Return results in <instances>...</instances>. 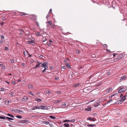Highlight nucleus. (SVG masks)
Returning <instances> with one entry per match:
<instances>
[{"instance_id": "338daca9", "label": "nucleus", "mask_w": 127, "mask_h": 127, "mask_svg": "<svg viewBox=\"0 0 127 127\" xmlns=\"http://www.w3.org/2000/svg\"><path fill=\"white\" fill-rule=\"evenodd\" d=\"M31 62L32 63H33L34 62V61L33 60H32L31 61Z\"/></svg>"}, {"instance_id": "6e6552de", "label": "nucleus", "mask_w": 127, "mask_h": 127, "mask_svg": "<svg viewBox=\"0 0 127 127\" xmlns=\"http://www.w3.org/2000/svg\"><path fill=\"white\" fill-rule=\"evenodd\" d=\"M28 99V98L26 96H25L22 98V100L26 102L27 101V99Z\"/></svg>"}, {"instance_id": "423d86ee", "label": "nucleus", "mask_w": 127, "mask_h": 127, "mask_svg": "<svg viewBox=\"0 0 127 127\" xmlns=\"http://www.w3.org/2000/svg\"><path fill=\"white\" fill-rule=\"evenodd\" d=\"M40 109H44V110H47L48 108L45 106H43L42 105L40 106Z\"/></svg>"}, {"instance_id": "680f3d73", "label": "nucleus", "mask_w": 127, "mask_h": 127, "mask_svg": "<svg viewBox=\"0 0 127 127\" xmlns=\"http://www.w3.org/2000/svg\"><path fill=\"white\" fill-rule=\"evenodd\" d=\"M4 24V23L3 22H2L1 23L0 25H3Z\"/></svg>"}, {"instance_id": "603ef678", "label": "nucleus", "mask_w": 127, "mask_h": 127, "mask_svg": "<svg viewBox=\"0 0 127 127\" xmlns=\"http://www.w3.org/2000/svg\"><path fill=\"white\" fill-rule=\"evenodd\" d=\"M2 69H5V67L4 66H3L2 67Z\"/></svg>"}, {"instance_id": "e2e57ef3", "label": "nucleus", "mask_w": 127, "mask_h": 127, "mask_svg": "<svg viewBox=\"0 0 127 127\" xmlns=\"http://www.w3.org/2000/svg\"><path fill=\"white\" fill-rule=\"evenodd\" d=\"M115 54H116V53H113V57H114L115 56H116Z\"/></svg>"}, {"instance_id": "052dcab7", "label": "nucleus", "mask_w": 127, "mask_h": 127, "mask_svg": "<svg viewBox=\"0 0 127 127\" xmlns=\"http://www.w3.org/2000/svg\"><path fill=\"white\" fill-rule=\"evenodd\" d=\"M100 103V102L99 101H97V104H99V103Z\"/></svg>"}, {"instance_id": "dca6fc26", "label": "nucleus", "mask_w": 127, "mask_h": 127, "mask_svg": "<svg viewBox=\"0 0 127 127\" xmlns=\"http://www.w3.org/2000/svg\"><path fill=\"white\" fill-rule=\"evenodd\" d=\"M62 105L64 107H66V106H67L68 105V104L66 105V103L65 102L63 103L62 104Z\"/></svg>"}, {"instance_id": "4468645a", "label": "nucleus", "mask_w": 127, "mask_h": 127, "mask_svg": "<svg viewBox=\"0 0 127 127\" xmlns=\"http://www.w3.org/2000/svg\"><path fill=\"white\" fill-rule=\"evenodd\" d=\"M28 15V14H26L25 13L23 12H20V15L21 16H22L23 15Z\"/></svg>"}, {"instance_id": "5fc2aeb1", "label": "nucleus", "mask_w": 127, "mask_h": 127, "mask_svg": "<svg viewBox=\"0 0 127 127\" xmlns=\"http://www.w3.org/2000/svg\"><path fill=\"white\" fill-rule=\"evenodd\" d=\"M43 57V56L42 55H40L39 56V57L40 58H42Z\"/></svg>"}, {"instance_id": "2f4dec72", "label": "nucleus", "mask_w": 127, "mask_h": 127, "mask_svg": "<svg viewBox=\"0 0 127 127\" xmlns=\"http://www.w3.org/2000/svg\"><path fill=\"white\" fill-rule=\"evenodd\" d=\"M0 37H1V39H4V36L3 35H0Z\"/></svg>"}, {"instance_id": "f3484780", "label": "nucleus", "mask_w": 127, "mask_h": 127, "mask_svg": "<svg viewBox=\"0 0 127 127\" xmlns=\"http://www.w3.org/2000/svg\"><path fill=\"white\" fill-rule=\"evenodd\" d=\"M27 120H21L20 121V123H25L26 122Z\"/></svg>"}, {"instance_id": "a18cd8bd", "label": "nucleus", "mask_w": 127, "mask_h": 127, "mask_svg": "<svg viewBox=\"0 0 127 127\" xmlns=\"http://www.w3.org/2000/svg\"><path fill=\"white\" fill-rule=\"evenodd\" d=\"M5 50L6 51H7L9 50L8 47H5Z\"/></svg>"}, {"instance_id": "0e129e2a", "label": "nucleus", "mask_w": 127, "mask_h": 127, "mask_svg": "<svg viewBox=\"0 0 127 127\" xmlns=\"http://www.w3.org/2000/svg\"><path fill=\"white\" fill-rule=\"evenodd\" d=\"M23 32H21V33H20L19 34L20 35H23Z\"/></svg>"}, {"instance_id": "79ce46f5", "label": "nucleus", "mask_w": 127, "mask_h": 127, "mask_svg": "<svg viewBox=\"0 0 127 127\" xmlns=\"http://www.w3.org/2000/svg\"><path fill=\"white\" fill-rule=\"evenodd\" d=\"M107 45L106 44H103V47L105 48H107Z\"/></svg>"}, {"instance_id": "c756f323", "label": "nucleus", "mask_w": 127, "mask_h": 127, "mask_svg": "<svg viewBox=\"0 0 127 127\" xmlns=\"http://www.w3.org/2000/svg\"><path fill=\"white\" fill-rule=\"evenodd\" d=\"M29 93L32 96H35L34 95V94H33L32 92H30Z\"/></svg>"}, {"instance_id": "a878e982", "label": "nucleus", "mask_w": 127, "mask_h": 127, "mask_svg": "<svg viewBox=\"0 0 127 127\" xmlns=\"http://www.w3.org/2000/svg\"><path fill=\"white\" fill-rule=\"evenodd\" d=\"M61 101V100H58L57 101H55L54 102V103H58L60 102Z\"/></svg>"}, {"instance_id": "5701e85b", "label": "nucleus", "mask_w": 127, "mask_h": 127, "mask_svg": "<svg viewBox=\"0 0 127 127\" xmlns=\"http://www.w3.org/2000/svg\"><path fill=\"white\" fill-rule=\"evenodd\" d=\"M64 126L65 127H69V125L68 124L65 123L64 124Z\"/></svg>"}, {"instance_id": "f03ea898", "label": "nucleus", "mask_w": 127, "mask_h": 127, "mask_svg": "<svg viewBox=\"0 0 127 127\" xmlns=\"http://www.w3.org/2000/svg\"><path fill=\"white\" fill-rule=\"evenodd\" d=\"M125 56V54H122L119 55L117 57V59L118 60H119L121 59L122 58L124 57Z\"/></svg>"}, {"instance_id": "3c124183", "label": "nucleus", "mask_w": 127, "mask_h": 127, "mask_svg": "<svg viewBox=\"0 0 127 127\" xmlns=\"http://www.w3.org/2000/svg\"><path fill=\"white\" fill-rule=\"evenodd\" d=\"M55 26L54 25H52L51 26V28H54L55 27Z\"/></svg>"}, {"instance_id": "1a4fd4ad", "label": "nucleus", "mask_w": 127, "mask_h": 127, "mask_svg": "<svg viewBox=\"0 0 127 127\" xmlns=\"http://www.w3.org/2000/svg\"><path fill=\"white\" fill-rule=\"evenodd\" d=\"M15 111L17 113H19L20 114H21L23 112L22 111L19 109L16 110Z\"/></svg>"}, {"instance_id": "4c0bfd02", "label": "nucleus", "mask_w": 127, "mask_h": 127, "mask_svg": "<svg viewBox=\"0 0 127 127\" xmlns=\"http://www.w3.org/2000/svg\"><path fill=\"white\" fill-rule=\"evenodd\" d=\"M0 119L4 120L5 119V118L4 117L0 116Z\"/></svg>"}, {"instance_id": "20e7f679", "label": "nucleus", "mask_w": 127, "mask_h": 127, "mask_svg": "<svg viewBox=\"0 0 127 127\" xmlns=\"http://www.w3.org/2000/svg\"><path fill=\"white\" fill-rule=\"evenodd\" d=\"M112 101V100L110 99L105 104L107 105V106H109L110 105H111V104H110V103H111Z\"/></svg>"}, {"instance_id": "bf43d9fd", "label": "nucleus", "mask_w": 127, "mask_h": 127, "mask_svg": "<svg viewBox=\"0 0 127 127\" xmlns=\"http://www.w3.org/2000/svg\"><path fill=\"white\" fill-rule=\"evenodd\" d=\"M7 104H8L10 103L9 101V100H7Z\"/></svg>"}, {"instance_id": "bb28decb", "label": "nucleus", "mask_w": 127, "mask_h": 127, "mask_svg": "<svg viewBox=\"0 0 127 127\" xmlns=\"http://www.w3.org/2000/svg\"><path fill=\"white\" fill-rule=\"evenodd\" d=\"M95 125H92L91 124L88 125L87 126L89 127H93L94 126H95Z\"/></svg>"}, {"instance_id": "ddd939ff", "label": "nucleus", "mask_w": 127, "mask_h": 127, "mask_svg": "<svg viewBox=\"0 0 127 127\" xmlns=\"http://www.w3.org/2000/svg\"><path fill=\"white\" fill-rule=\"evenodd\" d=\"M126 76H123L121 77V80H124L126 79Z\"/></svg>"}, {"instance_id": "774afa93", "label": "nucleus", "mask_w": 127, "mask_h": 127, "mask_svg": "<svg viewBox=\"0 0 127 127\" xmlns=\"http://www.w3.org/2000/svg\"><path fill=\"white\" fill-rule=\"evenodd\" d=\"M125 96L127 97V92L126 93Z\"/></svg>"}, {"instance_id": "c03bdc74", "label": "nucleus", "mask_w": 127, "mask_h": 127, "mask_svg": "<svg viewBox=\"0 0 127 127\" xmlns=\"http://www.w3.org/2000/svg\"><path fill=\"white\" fill-rule=\"evenodd\" d=\"M14 60H10L11 63H14Z\"/></svg>"}, {"instance_id": "09e8293b", "label": "nucleus", "mask_w": 127, "mask_h": 127, "mask_svg": "<svg viewBox=\"0 0 127 127\" xmlns=\"http://www.w3.org/2000/svg\"><path fill=\"white\" fill-rule=\"evenodd\" d=\"M69 121L70 122H74L75 121V120L74 119H73Z\"/></svg>"}, {"instance_id": "9b49d317", "label": "nucleus", "mask_w": 127, "mask_h": 127, "mask_svg": "<svg viewBox=\"0 0 127 127\" xmlns=\"http://www.w3.org/2000/svg\"><path fill=\"white\" fill-rule=\"evenodd\" d=\"M40 106H37V107L35 106L34 107H32V110H35V109H40Z\"/></svg>"}, {"instance_id": "f8f14e48", "label": "nucleus", "mask_w": 127, "mask_h": 127, "mask_svg": "<svg viewBox=\"0 0 127 127\" xmlns=\"http://www.w3.org/2000/svg\"><path fill=\"white\" fill-rule=\"evenodd\" d=\"M88 119L89 120H91L93 121H95V120L94 118H91L90 117H89L88 118Z\"/></svg>"}, {"instance_id": "6e6d98bb", "label": "nucleus", "mask_w": 127, "mask_h": 127, "mask_svg": "<svg viewBox=\"0 0 127 127\" xmlns=\"http://www.w3.org/2000/svg\"><path fill=\"white\" fill-rule=\"evenodd\" d=\"M12 84H15L16 83V82L15 81H13L12 82Z\"/></svg>"}, {"instance_id": "39448f33", "label": "nucleus", "mask_w": 127, "mask_h": 127, "mask_svg": "<svg viewBox=\"0 0 127 127\" xmlns=\"http://www.w3.org/2000/svg\"><path fill=\"white\" fill-rule=\"evenodd\" d=\"M126 97L125 96V95L122 96V98L121 99L120 101H121V102H123L126 99Z\"/></svg>"}, {"instance_id": "a19ab883", "label": "nucleus", "mask_w": 127, "mask_h": 127, "mask_svg": "<svg viewBox=\"0 0 127 127\" xmlns=\"http://www.w3.org/2000/svg\"><path fill=\"white\" fill-rule=\"evenodd\" d=\"M45 68H44V70H42V73H44L45 71V70H46V69H47L46 67H45Z\"/></svg>"}, {"instance_id": "4d7b16f0", "label": "nucleus", "mask_w": 127, "mask_h": 127, "mask_svg": "<svg viewBox=\"0 0 127 127\" xmlns=\"http://www.w3.org/2000/svg\"><path fill=\"white\" fill-rule=\"evenodd\" d=\"M123 96V94H121L120 95V98H121L122 97V96Z\"/></svg>"}, {"instance_id": "6ab92c4d", "label": "nucleus", "mask_w": 127, "mask_h": 127, "mask_svg": "<svg viewBox=\"0 0 127 127\" xmlns=\"http://www.w3.org/2000/svg\"><path fill=\"white\" fill-rule=\"evenodd\" d=\"M121 101H120V100H119L117 102L115 103H114L113 104H120L122 103Z\"/></svg>"}, {"instance_id": "473e14b6", "label": "nucleus", "mask_w": 127, "mask_h": 127, "mask_svg": "<svg viewBox=\"0 0 127 127\" xmlns=\"http://www.w3.org/2000/svg\"><path fill=\"white\" fill-rule=\"evenodd\" d=\"M45 92L47 94H48L49 93H51V92L50 91L47 90Z\"/></svg>"}, {"instance_id": "69168bd1", "label": "nucleus", "mask_w": 127, "mask_h": 127, "mask_svg": "<svg viewBox=\"0 0 127 127\" xmlns=\"http://www.w3.org/2000/svg\"><path fill=\"white\" fill-rule=\"evenodd\" d=\"M61 93L60 91L58 92H57V93L58 94H60Z\"/></svg>"}, {"instance_id": "393cba45", "label": "nucleus", "mask_w": 127, "mask_h": 127, "mask_svg": "<svg viewBox=\"0 0 127 127\" xmlns=\"http://www.w3.org/2000/svg\"><path fill=\"white\" fill-rule=\"evenodd\" d=\"M6 118L7 119L9 120H13V119L12 118H10L9 117H6Z\"/></svg>"}, {"instance_id": "b1692460", "label": "nucleus", "mask_w": 127, "mask_h": 127, "mask_svg": "<svg viewBox=\"0 0 127 127\" xmlns=\"http://www.w3.org/2000/svg\"><path fill=\"white\" fill-rule=\"evenodd\" d=\"M66 65L67 67H68V68H71V66L68 63H67L66 64Z\"/></svg>"}, {"instance_id": "a211bd4d", "label": "nucleus", "mask_w": 127, "mask_h": 127, "mask_svg": "<svg viewBox=\"0 0 127 127\" xmlns=\"http://www.w3.org/2000/svg\"><path fill=\"white\" fill-rule=\"evenodd\" d=\"M112 90V88H110L108 89L106 91V92H109L111 91Z\"/></svg>"}, {"instance_id": "c85d7f7f", "label": "nucleus", "mask_w": 127, "mask_h": 127, "mask_svg": "<svg viewBox=\"0 0 127 127\" xmlns=\"http://www.w3.org/2000/svg\"><path fill=\"white\" fill-rule=\"evenodd\" d=\"M47 23L48 24H49L50 25H51L52 24V22L51 21H48Z\"/></svg>"}, {"instance_id": "4be33fe9", "label": "nucleus", "mask_w": 127, "mask_h": 127, "mask_svg": "<svg viewBox=\"0 0 127 127\" xmlns=\"http://www.w3.org/2000/svg\"><path fill=\"white\" fill-rule=\"evenodd\" d=\"M49 117L53 119H56V118L55 117L52 116H49Z\"/></svg>"}, {"instance_id": "c9c22d12", "label": "nucleus", "mask_w": 127, "mask_h": 127, "mask_svg": "<svg viewBox=\"0 0 127 127\" xmlns=\"http://www.w3.org/2000/svg\"><path fill=\"white\" fill-rule=\"evenodd\" d=\"M36 34L37 36H39L40 35V33L38 32H37L36 33Z\"/></svg>"}, {"instance_id": "864d4df0", "label": "nucleus", "mask_w": 127, "mask_h": 127, "mask_svg": "<svg viewBox=\"0 0 127 127\" xmlns=\"http://www.w3.org/2000/svg\"><path fill=\"white\" fill-rule=\"evenodd\" d=\"M50 68L52 70H53L54 69V67L53 66H50Z\"/></svg>"}, {"instance_id": "cd10ccee", "label": "nucleus", "mask_w": 127, "mask_h": 127, "mask_svg": "<svg viewBox=\"0 0 127 127\" xmlns=\"http://www.w3.org/2000/svg\"><path fill=\"white\" fill-rule=\"evenodd\" d=\"M27 42L28 43V44H31V43H34V42L32 41H27Z\"/></svg>"}, {"instance_id": "37998d69", "label": "nucleus", "mask_w": 127, "mask_h": 127, "mask_svg": "<svg viewBox=\"0 0 127 127\" xmlns=\"http://www.w3.org/2000/svg\"><path fill=\"white\" fill-rule=\"evenodd\" d=\"M35 24L37 25L38 27H39V23L37 22H35Z\"/></svg>"}, {"instance_id": "58836bf2", "label": "nucleus", "mask_w": 127, "mask_h": 127, "mask_svg": "<svg viewBox=\"0 0 127 127\" xmlns=\"http://www.w3.org/2000/svg\"><path fill=\"white\" fill-rule=\"evenodd\" d=\"M99 105V104H94V106L95 107H97Z\"/></svg>"}, {"instance_id": "2eb2a0df", "label": "nucleus", "mask_w": 127, "mask_h": 127, "mask_svg": "<svg viewBox=\"0 0 127 127\" xmlns=\"http://www.w3.org/2000/svg\"><path fill=\"white\" fill-rule=\"evenodd\" d=\"M91 107H88L87 108H85V110H86L88 111H90L91 110Z\"/></svg>"}, {"instance_id": "aec40b11", "label": "nucleus", "mask_w": 127, "mask_h": 127, "mask_svg": "<svg viewBox=\"0 0 127 127\" xmlns=\"http://www.w3.org/2000/svg\"><path fill=\"white\" fill-rule=\"evenodd\" d=\"M80 84L79 83L75 84H74L73 85V86H74V87H77V86H78Z\"/></svg>"}, {"instance_id": "49530a36", "label": "nucleus", "mask_w": 127, "mask_h": 127, "mask_svg": "<svg viewBox=\"0 0 127 127\" xmlns=\"http://www.w3.org/2000/svg\"><path fill=\"white\" fill-rule=\"evenodd\" d=\"M70 122V121L68 120H65L64 121V122Z\"/></svg>"}, {"instance_id": "0eeeda50", "label": "nucleus", "mask_w": 127, "mask_h": 127, "mask_svg": "<svg viewBox=\"0 0 127 127\" xmlns=\"http://www.w3.org/2000/svg\"><path fill=\"white\" fill-rule=\"evenodd\" d=\"M118 96V94H115L112 95H111V96H110L109 97V99H111L112 98V97H113V96Z\"/></svg>"}, {"instance_id": "f704fd0d", "label": "nucleus", "mask_w": 127, "mask_h": 127, "mask_svg": "<svg viewBox=\"0 0 127 127\" xmlns=\"http://www.w3.org/2000/svg\"><path fill=\"white\" fill-rule=\"evenodd\" d=\"M28 87L29 88V89H30V88H33V86L32 85H29L28 86Z\"/></svg>"}, {"instance_id": "e433bc0d", "label": "nucleus", "mask_w": 127, "mask_h": 127, "mask_svg": "<svg viewBox=\"0 0 127 127\" xmlns=\"http://www.w3.org/2000/svg\"><path fill=\"white\" fill-rule=\"evenodd\" d=\"M17 118H18L19 119H21L22 118V116H20L18 115H17L16 116Z\"/></svg>"}, {"instance_id": "7c9ffc66", "label": "nucleus", "mask_w": 127, "mask_h": 127, "mask_svg": "<svg viewBox=\"0 0 127 127\" xmlns=\"http://www.w3.org/2000/svg\"><path fill=\"white\" fill-rule=\"evenodd\" d=\"M35 100L38 102H39L42 101L41 99H36Z\"/></svg>"}, {"instance_id": "de8ad7c7", "label": "nucleus", "mask_w": 127, "mask_h": 127, "mask_svg": "<svg viewBox=\"0 0 127 127\" xmlns=\"http://www.w3.org/2000/svg\"><path fill=\"white\" fill-rule=\"evenodd\" d=\"M4 90L3 88H0V90L1 91H4Z\"/></svg>"}, {"instance_id": "72a5a7b5", "label": "nucleus", "mask_w": 127, "mask_h": 127, "mask_svg": "<svg viewBox=\"0 0 127 127\" xmlns=\"http://www.w3.org/2000/svg\"><path fill=\"white\" fill-rule=\"evenodd\" d=\"M4 41L3 40V39H1L0 40V43L1 44H2L4 42Z\"/></svg>"}, {"instance_id": "7ed1b4c3", "label": "nucleus", "mask_w": 127, "mask_h": 127, "mask_svg": "<svg viewBox=\"0 0 127 127\" xmlns=\"http://www.w3.org/2000/svg\"><path fill=\"white\" fill-rule=\"evenodd\" d=\"M37 64L35 67H33V68H36L38 67H39L40 66V64H41L42 63L40 62H37Z\"/></svg>"}, {"instance_id": "ea45409f", "label": "nucleus", "mask_w": 127, "mask_h": 127, "mask_svg": "<svg viewBox=\"0 0 127 127\" xmlns=\"http://www.w3.org/2000/svg\"><path fill=\"white\" fill-rule=\"evenodd\" d=\"M19 30L20 31H21L22 32H23L24 33H25V32L22 29H19Z\"/></svg>"}, {"instance_id": "9d476101", "label": "nucleus", "mask_w": 127, "mask_h": 127, "mask_svg": "<svg viewBox=\"0 0 127 127\" xmlns=\"http://www.w3.org/2000/svg\"><path fill=\"white\" fill-rule=\"evenodd\" d=\"M41 66L42 67H44V68L46 67H47L46 65V63L45 62L44 63L41 64Z\"/></svg>"}, {"instance_id": "13d9d810", "label": "nucleus", "mask_w": 127, "mask_h": 127, "mask_svg": "<svg viewBox=\"0 0 127 127\" xmlns=\"http://www.w3.org/2000/svg\"><path fill=\"white\" fill-rule=\"evenodd\" d=\"M52 12V9H50V10L49 12V14L51 12Z\"/></svg>"}, {"instance_id": "8fccbe9b", "label": "nucleus", "mask_w": 127, "mask_h": 127, "mask_svg": "<svg viewBox=\"0 0 127 127\" xmlns=\"http://www.w3.org/2000/svg\"><path fill=\"white\" fill-rule=\"evenodd\" d=\"M61 68H63L64 69H65L66 68V66H62Z\"/></svg>"}, {"instance_id": "f257e3e1", "label": "nucleus", "mask_w": 127, "mask_h": 127, "mask_svg": "<svg viewBox=\"0 0 127 127\" xmlns=\"http://www.w3.org/2000/svg\"><path fill=\"white\" fill-rule=\"evenodd\" d=\"M124 86H121L119 87L118 89V93H121L124 92V89H123Z\"/></svg>"}, {"instance_id": "412c9836", "label": "nucleus", "mask_w": 127, "mask_h": 127, "mask_svg": "<svg viewBox=\"0 0 127 127\" xmlns=\"http://www.w3.org/2000/svg\"><path fill=\"white\" fill-rule=\"evenodd\" d=\"M7 115L8 116H9L11 117H12L13 118H14V116L13 115H11L9 114V113L7 114Z\"/></svg>"}]
</instances>
